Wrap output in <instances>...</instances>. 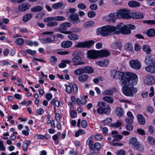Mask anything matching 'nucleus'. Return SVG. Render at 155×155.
<instances>
[{"label": "nucleus", "instance_id": "f257e3e1", "mask_svg": "<svg viewBox=\"0 0 155 155\" xmlns=\"http://www.w3.org/2000/svg\"><path fill=\"white\" fill-rule=\"evenodd\" d=\"M111 77L114 79H120L122 84H128L130 82L136 83V74L127 72L124 73L118 71H114L112 72Z\"/></svg>", "mask_w": 155, "mask_h": 155}, {"label": "nucleus", "instance_id": "f03ea898", "mask_svg": "<svg viewBox=\"0 0 155 155\" xmlns=\"http://www.w3.org/2000/svg\"><path fill=\"white\" fill-rule=\"evenodd\" d=\"M136 76L137 83L136 84H134L133 82H130L129 84L127 85L122 84L124 86L122 90L124 94L125 95L128 96H133L134 94L137 92V88L131 86L132 85H136L137 84L138 81V77L137 74Z\"/></svg>", "mask_w": 155, "mask_h": 155}, {"label": "nucleus", "instance_id": "7ed1b4c3", "mask_svg": "<svg viewBox=\"0 0 155 155\" xmlns=\"http://www.w3.org/2000/svg\"><path fill=\"white\" fill-rule=\"evenodd\" d=\"M65 18L63 16H58L54 17H48L45 18L44 21L45 22H48L47 26L49 27H54L58 25V23L57 21H63Z\"/></svg>", "mask_w": 155, "mask_h": 155}, {"label": "nucleus", "instance_id": "20e7f679", "mask_svg": "<svg viewBox=\"0 0 155 155\" xmlns=\"http://www.w3.org/2000/svg\"><path fill=\"white\" fill-rule=\"evenodd\" d=\"M115 30V26H114L105 25L97 28V33L98 35H100L103 36H106L114 31Z\"/></svg>", "mask_w": 155, "mask_h": 155}, {"label": "nucleus", "instance_id": "39448f33", "mask_svg": "<svg viewBox=\"0 0 155 155\" xmlns=\"http://www.w3.org/2000/svg\"><path fill=\"white\" fill-rule=\"evenodd\" d=\"M130 11L129 10L125 9H121L116 13V18L129 19L130 18Z\"/></svg>", "mask_w": 155, "mask_h": 155}, {"label": "nucleus", "instance_id": "423d86ee", "mask_svg": "<svg viewBox=\"0 0 155 155\" xmlns=\"http://www.w3.org/2000/svg\"><path fill=\"white\" fill-rule=\"evenodd\" d=\"M71 23L69 22H64L62 23L59 25V28H58L59 31L61 33L68 34L72 33L71 31H65L67 28L71 27Z\"/></svg>", "mask_w": 155, "mask_h": 155}, {"label": "nucleus", "instance_id": "0eeeda50", "mask_svg": "<svg viewBox=\"0 0 155 155\" xmlns=\"http://www.w3.org/2000/svg\"><path fill=\"white\" fill-rule=\"evenodd\" d=\"M144 62L147 65H155V55L153 54L147 56Z\"/></svg>", "mask_w": 155, "mask_h": 155}, {"label": "nucleus", "instance_id": "6e6552de", "mask_svg": "<svg viewBox=\"0 0 155 155\" xmlns=\"http://www.w3.org/2000/svg\"><path fill=\"white\" fill-rule=\"evenodd\" d=\"M68 19L70 21L74 23H78L80 21L78 15L76 13L70 14Z\"/></svg>", "mask_w": 155, "mask_h": 155}, {"label": "nucleus", "instance_id": "1a4fd4ad", "mask_svg": "<svg viewBox=\"0 0 155 155\" xmlns=\"http://www.w3.org/2000/svg\"><path fill=\"white\" fill-rule=\"evenodd\" d=\"M135 26L131 24H129L124 25L122 33L124 34H130L131 33V30L135 28Z\"/></svg>", "mask_w": 155, "mask_h": 155}, {"label": "nucleus", "instance_id": "9d476101", "mask_svg": "<svg viewBox=\"0 0 155 155\" xmlns=\"http://www.w3.org/2000/svg\"><path fill=\"white\" fill-rule=\"evenodd\" d=\"M130 67L135 69H139L141 68V65L140 62L138 60H132L129 62Z\"/></svg>", "mask_w": 155, "mask_h": 155}, {"label": "nucleus", "instance_id": "9b49d317", "mask_svg": "<svg viewBox=\"0 0 155 155\" xmlns=\"http://www.w3.org/2000/svg\"><path fill=\"white\" fill-rule=\"evenodd\" d=\"M88 57L91 59H95L99 56V51L90 50L87 52Z\"/></svg>", "mask_w": 155, "mask_h": 155}, {"label": "nucleus", "instance_id": "f8f14e48", "mask_svg": "<svg viewBox=\"0 0 155 155\" xmlns=\"http://www.w3.org/2000/svg\"><path fill=\"white\" fill-rule=\"evenodd\" d=\"M144 82L148 85H152L155 83V78L152 76L147 75L144 80Z\"/></svg>", "mask_w": 155, "mask_h": 155}, {"label": "nucleus", "instance_id": "ddd939ff", "mask_svg": "<svg viewBox=\"0 0 155 155\" xmlns=\"http://www.w3.org/2000/svg\"><path fill=\"white\" fill-rule=\"evenodd\" d=\"M72 61L74 63V66L81 65L84 64V62L82 60V57L73 58L72 59Z\"/></svg>", "mask_w": 155, "mask_h": 155}, {"label": "nucleus", "instance_id": "4468645a", "mask_svg": "<svg viewBox=\"0 0 155 155\" xmlns=\"http://www.w3.org/2000/svg\"><path fill=\"white\" fill-rule=\"evenodd\" d=\"M30 7L31 5L29 4L23 3L19 5L18 9L21 12H25L28 10Z\"/></svg>", "mask_w": 155, "mask_h": 155}, {"label": "nucleus", "instance_id": "2eb2a0df", "mask_svg": "<svg viewBox=\"0 0 155 155\" xmlns=\"http://www.w3.org/2000/svg\"><path fill=\"white\" fill-rule=\"evenodd\" d=\"M73 45V43L70 41H64L61 44V47L64 48H68L71 47Z\"/></svg>", "mask_w": 155, "mask_h": 155}, {"label": "nucleus", "instance_id": "dca6fc26", "mask_svg": "<svg viewBox=\"0 0 155 155\" xmlns=\"http://www.w3.org/2000/svg\"><path fill=\"white\" fill-rule=\"evenodd\" d=\"M124 25L123 23H121L117 25L116 27H115V33L116 34H119L120 32L122 33L124 29Z\"/></svg>", "mask_w": 155, "mask_h": 155}, {"label": "nucleus", "instance_id": "f3484780", "mask_svg": "<svg viewBox=\"0 0 155 155\" xmlns=\"http://www.w3.org/2000/svg\"><path fill=\"white\" fill-rule=\"evenodd\" d=\"M106 104L105 102L100 101L98 102L97 105L99 107L97 109V112L98 113H101L102 112V110L106 106Z\"/></svg>", "mask_w": 155, "mask_h": 155}, {"label": "nucleus", "instance_id": "a211bd4d", "mask_svg": "<svg viewBox=\"0 0 155 155\" xmlns=\"http://www.w3.org/2000/svg\"><path fill=\"white\" fill-rule=\"evenodd\" d=\"M99 56L101 57H106L110 55L109 51L106 50H101L99 51Z\"/></svg>", "mask_w": 155, "mask_h": 155}, {"label": "nucleus", "instance_id": "6ab92c4d", "mask_svg": "<svg viewBox=\"0 0 155 155\" xmlns=\"http://www.w3.org/2000/svg\"><path fill=\"white\" fill-rule=\"evenodd\" d=\"M43 8L40 5H36L32 7L31 8V11L33 12H39L42 11Z\"/></svg>", "mask_w": 155, "mask_h": 155}, {"label": "nucleus", "instance_id": "aec40b11", "mask_svg": "<svg viewBox=\"0 0 155 155\" xmlns=\"http://www.w3.org/2000/svg\"><path fill=\"white\" fill-rule=\"evenodd\" d=\"M128 5L130 7L134 8L139 7L140 4L136 1H131L128 2Z\"/></svg>", "mask_w": 155, "mask_h": 155}, {"label": "nucleus", "instance_id": "412c9836", "mask_svg": "<svg viewBox=\"0 0 155 155\" xmlns=\"http://www.w3.org/2000/svg\"><path fill=\"white\" fill-rule=\"evenodd\" d=\"M137 118L139 123L141 125H144L145 123V120L142 115L138 114L137 115Z\"/></svg>", "mask_w": 155, "mask_h": 155}, {"label": "nucleus", "instance_id": "4be33fe9", "mask_svg": "<svg viewBox=\"0 0 155 155\" xmlns=\"http://www.w3.org/2000/svg\"><path fill=\"white\" fill-rule=\"evenodd\" d=\"M52 7L54 9H58L60 8H64V4L62 2H59L53 4L52 6Z\"/></svg>", "mask_w": 155, "mask_h": 155}, {"label": "nucleus", "instance_id": "5701e85b", "mask_svg": "<svg viewBox=\"0 0 155 155\" xmlns=\"http://www.w3.org/2000/svg\"><path fill=\"white\" fill-rule=\"evenodd\" d=\"M41 41L42 43L44 44L52 43H54V40L49 37L43 38L41 39Z\"/></svg>", "mask_w": 155, "mask_h": 155}, {"label": "nucleus", "instance_id": "b1692460", "mask_svg": "<svg viewBox=\"0 0 155 155\" xmlns=\"http://www.w3.org/2000/svg\"><path fill=\"white\" fill-rule=\"evenodd\" d=\"M89 76L87 74H84L81 75L78 77L79 81L81 82H84L88 79Z\"/></svg>", "mask_w": 155, "mask_h": 155}, {"label": "nucleus", "instance_id": "393cba45", "mask_svg": "<svg viewBox=\"0 0 155 155\" xmlns=\"http://www.w3.org/2000/svg\"><path fill=\"white\" fill-rule=\"evenodd\" d=\"M68 34V38L71 40L76 41L79 39L78 36L76 34H72V33L71 34Z\"/></svg>", "mask_w": 155, "mask_h": 155}, {"label": "nucleus", "instance_id": "a878e982", "mask_svg": "<svg viewBox=\"0 0 155 155\" xmlns=\"http://www.w3.org/2000/svg\"><path fill=\"white\" fill-rule=\"evenodd\" d=\"M84 73L91 74L94 71V68L90 66H86L84 68Z\"/></svg>", "mask_w": 155, "mask_h": 155}, {"label": "nucleus", "instance_id": "bb28decb", "mask_svg": "<svg viewBox=\"0 0 155 155\" xmlns=\"http://www.w3.org/2000/svg\"><path fill=\"white\" fill-rule=\"evenodd\" d=\"M132 18L134 19H142L144 17L143 15L140 13L135 12L132 14Z\"/></svg>", "mask_w": 155, "mask_h": 155}, {"label": "nucleus", "instance_id": "cd10ccee", "mask_svg": "<svg viewBox=\"0 0 155 155\" xmlns=\"http://www.w3.org/2000/svg\"><path fill=\"white\" fill-rule=\"evenodd\" d=\"M32 17L31 13H28L25 15L23 17L22 21L24 22H27L30 20Z\"/></svg>", "mask_w": 155, "mask_h": 155}, {"label": "nucleus", "instance_id": "c85d7f7f", "mask_svg": "<svg viewBox=\"0 0 155 155\" xmlns=\"http://www.w3.org/2000/svg\"><path fill=\"white\" fill-rule=\"evenodd\" d=\"M102 99L103 101L110 104H112L114 102L113 98L110 96H105L102 98Z\"/></svg>", "mask_w": 155, "mask_h": 155}, {"label": "nucleus", "instance_id": "c756f323", "mask_svg": "<svg viewBox=\"0 0 155 155\" xmlns=\"http://www.w3.org/2000/svg\"><path fill=\"white\" fill-rule=\"evenodd\" d=\"M134 145L136 149L138 150L140 152L143 150L144 149L143 146L139 142H137Z\"/></svg>", "mask_w": 155, "mask_h": 155}, {"label": "nucleus", "instance_id": "7c9ffc66", "mask_svg": "<svg viewBox=\"0 0 155 155\" xmlns=\"http://www.w3.org/2000/svg\"><path fill=\"white\" fill-rule=\"evenodd\" d=\"M81 54L82 52L79 50L75 51L72 53V56L74 57V58L82 57Z\"/></svg>", "mask_w": 155, "mask_h": 155}, {"label": "nucleus", "instance_id": "2f4dec72", "mask_svg": "<svg viewBox=\"0 0 155 155\" xmlns=\"http://www.w3.org/2000/svg\"><path fill=\"white\" fill-rule=\"evenodd\" d=\"M61 134V132H58L56 134L54 135L52 137L53 140L54 141L55 144L56 145L58 144L59 143V140L58 139V137L60 136Z\"/></svg>", "mask_w": 155, "mask_h": 155}, {"label": "nucleus", "instance_id": "473e14b6", "mask_svg": "<svg viewBox=\"0 0 155 155\" xmlns=\"http://www.w3.org/2000/svg\"><path fill=\"white\" fill-rule=\"evenodd\" d=\"M147 35L149 37H153L155 36V29L151 28L148 30L147 32Z\"/></svg>", "mask_w": 155, "mask_h": 155}, {"label": "nucleus", "instance_id": "72a5a7b5", "mask_svg": "<svg viewBox=\"0 0 155 155\" xmlns=\"http://www.w3.org/2000/svg\"><path fill=\"white\" fill-rule=\"evenodd\" d=\"M110 107L109 106L107 105V107H106L104 108L102 110V112L101 113H100V114H102L103 113H105L107 114H110Z\"/></svg>", "mask_w": 155, "mask_h": 155}, {"label": "nucleus", "instance_id": "f704fd0d", "mask_svg": "<svg viewBox=\"0 0 155 155\" xmlns=\"http://www.w3.org/2000/svg\"><path fill=\"white\" fill-rule=\"evenodd\" d=\"M108 17L110 18L108 19L109 20H111L112 22H114L115 21V18H116L117 17L116 16V13H111L108 15Z\"/></svg>", "mask_w": 155, "mask_h": 155}, {"label": "nucleus", "instance_id": "c9c22d12", "mask_svg": "<svg viewBox=\"0 0 155 155\" xmlns=\"http://www.w3.org/2000/svg\"><path fill=\"white\" fill-rule=\"evenodd\" d=\"M83 68H79L76 70L74 71V74L77 75H81L84 73Z\"/></svg>", "mask_w": 155, "mask_h": 155}, {"label": "nucleus", "instance_id": "e433bc0d", "mask_svg": "<svg viewBox=\"0 0 155 155\" xmlns=\"http://www.w3.org/2000/svg\"><path fill=\"white\" fill-rule=\"evenodd\" d=\"M116 113L117 115L119 116H122L123 115V111L122 108L117 107L116 109Z\"/></svg>", "mask_w": 155, "mask_h": 155}, {"label": "nucleus", "instance_id": "4c0bfd02", "mask_svg": "<svg viewBox=\"0 0 155 155\" xmlns=\"http://www.w3.org/2000/svg\"><path fill=\"white\" fill-rule=\"evenodd\" d=\"M85 48H89L92 46L94 44V42L93 40H89L84 42Z\"/></svg>", "mask_w": 155, "mask_h": 155}, {"label": "nucleus", "instance_id": "58836bf2", "mask_svg": "<svg viewBox=\"0 0 155 155\" xmlns=\"http://www.w3.org/2000/svg\"><path fill=\"white\" fill-rule=\"evenodd\" d=\"M31 143V141L28 140L25 141L23 145V149L25 151L27 150L28 146Z\"/></svg>", "mask_w": 155, "mask_h": 155}, {"label": "nucleus", "instance_id": "ea45409f", "mask_svg": "<svg viewBox=\"0 0 155 155\" xmlns=\"http://www.w3.org/2000/svg\"><path fill=\"white\" fill-rule=\"evenodd\" d=\"M142 48L143 50L145 52H146L147 54H149L151 52L150 48L148 45H144L142 46Z\"/></svg>", "mask_w": 155, "mask_h": 155}, {"label": "nucleus", "instance_id": "a19ab883", "mask_svg": "<svg viewBox=\"0 0 155 155\" xmlns=\"http://www.w3.org/2000/svg\"><path fill=\"white\" fill-rule=\"evenodd\" d=\"M76 48H85V43L83 42H77L74 45Z\"/></svg>", "mask_w": 155, "mask_h": 155}, {"label": "nucleus", "instance_id": "79ce46f5", "mask_svg": "<svg viewBox=\"0 0 155 155\" xmlns=\"http://www.w3.org/2000/svg\"><path fill=\"white\" fill-rule=\"evenodd\" d=\"M94 24V23L93 21H89L84 23L83 26L85 28H86L92 26Z\"/></svg>", "mask_w": 155, "mask_h": 155}, {"label": "nucleus", "instance_id": "37998d69", "mask_svg": "<svg viewBox=\"0 0 155 155\" xmlns=\"http://www.w3.org/2000/svg\"><path fill=\"white\" fill-rule=\"evenodd\" d=\"M15 42L17 45H21L24 42V39L21 38H18L15 39Z\"/></svg>", "mask_w": 155, "mask_h": 155}, {"label": "nucleus", "instance_id": "c03bdc74", "mask_svg": "<svg viewBox=\"0 0 155 155\" xmlns=\"http://www.w3.org/2000/svg\"><path fill=\"white\" fill-rule=\"evenodd\" d=\"M113 44L114 45V46H113V48L115 49H117L118 48L119 49L122 47V45L121 43L118 41H116Z\"/></svg>", "mask_w": 155, "mask_h": 155}, {"label": "nucleus", "instance_id": "a18cd8bd", "mask_svg": "<svg viewBox=\"0 0 155 155\" xmlns=\"http://www.w3.org/2000/svg\"><path fill=\"white\" fill-rule=\"evenodd\" d=\"M113 94V91L111 90H107L105 91L103 93L104 95H112Z\"/></svg>", "mask_w": 155, "mask_h": 155}, {"label": "nucleus", "instance_id": "49530a36", "mask_svg": "<svg viewBox=\"0 0 155 155\" xmlns=\"http://www.w3.org/2000/svg\"><path fill=\"white\" fill-rule=\"evenodd\" d=\"M122 123L120 121H117L115 123H111L110 124L111 127H117L121 125Z\"/></svg>", "mask_w": 155, "mask_h": 155}, {"label": "nucleus", "instance_id": "de8ad7c7", "mask_svg": "<svg viewBox=\"0 0 155 155\" xmlns=\"http://www.w3.org/2000/svg\"><path fill=\"white\" fill-rule=\"evenodd\" d=\"M134 119L129 117H127L125 119V122L126 124H132L134 122Z\"/></svg>", "mask_w": 155, "mask_h": 155}, {"label": "nucleus", "instance_id": "09e8293b", "mask_svg": "<svg viewBox=\"0 0 155 155\" xmlns=\"http://www.w3.org/2000/svg\"><path fill=\"white\" fill-rule=\"evenodd\" d=\"M77 7L79 9L82 10H84L86 8V6L84 4L80 3L78 4L77 5Z\"/></svg>", "mask_w": 155, "mask_h": 155}, {"label": "nucleus", "instance_id": "8fccbe9b", "mask_svg": "<svg viewBox=\"0 0 155 155\" xmlns=\"http://www.w3.org/2000/svg\"><path fill=\"white\" fill-rule=\"evenodd\" d=\"M147 140L151 144H155V139L152 137L150 136L148 137Z\"/></svg>", "mask_w": 155, "mask_h": 155}, {"label": "nucleus", "instance_id": "3c124183", "mask_svg": "<svg viewBox=\"0 0 155 155\" xmlns=\"http://www.w3.org/2000/svg\"><path fill=\"white\" fill-rule=\"evenodd\" d=\"M96 15V13L93 11H90L87 13L88 16L90 18H93Z\"/></svg>", "mask_w": 155, "mask_h": 155}, {"label": "nucleus", "instance_id": "603ef678", "mask_svg": "<svg viewBox=\"0 0 155 155\" xmlns=\"http://www.w3.org/2000/svg\"><path fill=\"white\" fill-rule=\"evenodd\" d=\"M112 121V119L110 118H107L105 120L102 121V123L106 125H107Z\"/></svg>", "mask_w": 155, "mask_h": 155}, {"label": "nucleus", "instance_id": "864d4df0", "mask_svg": "<svg viewBox=\"0 0 155 155\" xmlns=\"http://www.w3.org/2000/svg\"><path fill=\"white\" fill-rule=\"evenodd\" d=\"M131 124H126V128L127 130L129 131H131L133 129V126Z\"/></svg>", "mask_w": 155, "mask_h": 155}, {"label": "nucleus", "instance_id": "5fc2aeb1", "mask_svg": "<svg viewBox=\"0 0 155 155\" xmlns=\"http://www.w3.org/2000/svg\"><path fill=\"white\" fill-rule=\"evenodd\" d=\"M137 142V140L135 137L132 138L129 141L130 143L133 145H134Z\"/></svg>", "mask_w": 155, "mask_h": 155}, {"label": "nucleus", "instance_id": "6e6d98bb", "mask_svg": "<svg viewBox=\"0 0 155 155\" xmlns=\"http://www.w3.org/2000/svg\"><path fill=\"white\" fill-rule=\"evenodd\" d=\"M73 91L75 94H76L78 92V86L76 84H73L72 85Z\"/></svg>", "mask_w": 155, "mask_h": 155}, {"label": "nucleus", "instance_id": "4d7b16f0", "mask_svg": "<svg viewBox=\"0 0 155 155\" xmlns=\"http://www.w3.org/2000/svg\"><path fill=\"white\" fill-rule=\"evenodd\" d=\"M71 52V51H60L57 52V53L61 55H65L68 54Z\"/></svg>", "mask_w": 155, "mask_h": 155}, {"label": "nucleus", "instance_id": "13d9d810", "mask_svg": "<svg viewBox=\"0 0 155 155\" xmlns=\"http://www.w3.org/2000/svg\"><path fill=\"white\" fill-rule=\"evenodd\" d=\"M90 8L91 10H95L97 8V6L95 4H93L90 5Z\"/></svg>", "mask_w": 155, "mask_h": 155}, {"label": "nucleus", "instance_id": "bf43d9fd", "mask_svg": "<svg viewBox=\"0 0 155 155\" xmlns=\"http://www.w3.org/2000/svg\"><path fill=\"white\" fill-rule=\"evenodd\" d=\"M89 145L90 147L91 150L94 149V144L93 141L90 140L89 142Z\"/></svg>", "mask_w": 155, "mask_h": 155}, {"label": "nucleus", "instance_id": "052dcab7", "mask_svg": "<svg viewBox=\"0 0 155 155\" xmlns=\"http://www.w3.org/2000/svg\"><path fill=\"white\" fill-rule=\"evenodd\" d=\"M26 52L29 54L33 55L36 54V52L35 51L31 50L30 49H28Z\"/></svg>", "mask_w": 155, "mask_h": 155}, {"label": "nucleus", "instance_id": "680f3d73", "mask_svg": "<svg viewBox=\"0 0 155 155\" xmlns=\"http://www.w3.org/2000/svg\"><path fill=\"white\" fill-rule=\"evenodd\" d=\"M5 150V147L4 146L3 142L2 140H0V150L3 151Z\"/></svg>", "mask_w": 155, "mask_h": 155}, {"label": "nucleus", "instance_id": "e2e57ef3", "mask_svg": "<svg viewBox=\"0 0 155 155\" xmlns=\"http://www.w3.org/2000/svg\"><path fill=\"white\" fill-rule=\"evenodd\" d=\"M143 22L148 24L153 25L155 24V21L153 20H147L144 21Z\"/></svg>", "mask_w": 155, "mask_h": 155}, {"label": "nucleus", "instance_id": "0e129e2a", "mask_svg": "<svg viewBox=\"0 0 155 155\" xmlns=\"http://www.w3.org/2000/svg\"><path fill=\"white\" fill-rule=\"evenodd\" d=\"M70 114L72 118H74L77 116V112L73 110L70 112Z\"/></svg>", "mask_w": 155, "mask_h": 155}, {"label": "nucleus", "instance_id": "69168bd1", "mask_svg": "<svg viewBox=\"0 0 155 155\" xmlns=\"http://www.w3.org/2000/svg\"><path fill=\"white\" fill-rule=\"evenodd\" d=\"M66 91L68 94L71 93L72 92V87L70 85H68L66 87Z\"/></svg>", "mask_w": 155, "mask_h": 155}, {"label": "nucleus", "instance_id": "338daca9", "mask_svg": "<svg viewBox=\"0 0 155 155\" xmlns=\"http://www.w3.org/2000/svg\"><path fill=\"white\" fill-rule=\"evenodd\" d=\"M72 32H73L74 33H77L80 32L81 30V28H78L76 27L73 28H72Z\"/></svg>", "mask_w": 155, "mask_h": 155}, {"label": "nucleus", "instance_id": "774afa93", "mask_svg": "<svg viewBox=\"0 0 155 155\" xmlns=\"http://www.w3.org/2000/svg\"><path fill=\"white\" fill-rule=\"evenodd\" d=\"M125 151L124 150H120L117 151V155H125Z\"/></svg>", "mask_w": 155, "mask_h": 155}]
</instances>
